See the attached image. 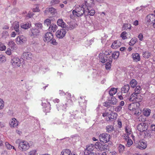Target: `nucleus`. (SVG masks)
<instances>
[{
    "instance_id": "obj_8",
    "label": "nucleus",
    "mask_w": 155,
    "mask_h": 155,
    "mask_svg": "<svg viewBox=\"0 0 155 155\" xmlns=\"http://www.w3.org/2000/svg\"><path fill=\"white\" fill-rule=\"evenodd\" d=\"M140 106V103L137 102H133L130 104L128 106V109L130 110L134 111L136 109L139 108V107Z\"/></svg>"
},
{
    "instance_id": "obj_34",
    "label": "nucleus",
    "mask_w": 155,
    "mask_h": 155,
    "mask_svg": "<svg viewBox=\"0 0 155 155\" xmlns=\"http://www.w3.org/2000/svg\"><path fill=\"white\" fill-rule=\"evenodd\" d=\"M130 137L127 136V146L129 147L130 146L133 144V141L131 139H129Z\"/></svg>"
},
{
    "instance_id": "obj_56",
    "label": "nucleus",
    "mask_w": 155,
    "mask_h": 155,
    "mask_svg": "<svg viewBox=\"0 0 155 155\" xmlns=\"http://www.w3.org/2000/svg\"><path fill=\"white\" fill-rule=\"evenodd\" d=\"M36 151L35 150H32L28 152L29 155H35Z\"/></svg>"
},
{
    "instance_id": "obj_11",
    "label": "nucleus",
    "mask_w": 155,
    "mask_h": 155,
    "mask_svg": "<svg viewBox=\"0 0 155 155\" xmlns=\"http://www.w3.org/2000/svg\"><path fill=\"white\" fill-rule=\"evenodd\" d=\"M66 31L64 29L59 30L56 32V35L58 38H62L65 35Z\"/></svg>"
},
{
    "instance_id": "obj_9",
    "label": "nucleus",
    "mask_w": 155,
    "mask_h": 155,
    "mask_svg": "<svg viewBox=\"0 0 155 155\" xmlns=\"http://www.w3.org/2000/svg\"><path fill=\"white\" fill-rule=\"evenodd\" d=\"M146 21L150 24L155 22V15L153 14H149L146 18Z\"/></svg>"
},
{
    "instance_id": "obj_49",
    "label": "nucleus",
    "mask_w": 155,
    "mask_h": 155,
    "mask_svg": "<svg viewBox=\"0 0 155 155\" xmlns=\"http://www.w3.org/2000/svg\"><path fill=\"white\" fill-rule=\"evenodd\" d=\"M111 62H107L105 64V68L106 70H109L111 68Z\"/></svg>"
},
{
    "instance_id": "obj_32",
    "label": "nucleus",
    "mask_w": 155,
    "mask_h": 155,
    "mask_svg": "<svg viewBox=\"0 0 155 155\" xmlns=\"http://www.w3.org/2000/svg\"><path fill=\"white\" fill-rule=\"evenodd\" d=\"M143 56L145 59H147L150 57L151 55L150 52L148 51H146L143 52Z\"/></svg>"
},
{
    "instance_id": "obj_35",
    "label": "nucleus",
    "mask_w": 155,
    "mask_h": 155,
    "mask_svg": "<svg viewBox=\"0 0 155 155\" xmlns=\"http://www.w3.org/2000/svg\"><path fill=\"white\" fill-rule=\"evenodd\" d=\"M102 53L104 54V55L105 56H107L108 59L109 58V57H110V56H108L111 54V51L110 50H107L105 51L103 53V52Z\"/></svg>"
},
{
    "instance_id": "obj_3",
    "label": "nucleus",
    "mask_w": 155,
    "mask_h": 155,
    "mask_svg": "<svg viewBox=\"0 0 155 155\" xmlns=\"http://www.w3.org/2000/svg\"><path fill=\"white\" fill-rule=\"evenodd\" d=\"M99 139L101 141L107 143L110 140V134L107 133H103L99 135Z\"/></svg>"
},
{
    "instance_id": "obj_7",
    "label": "nucleus",
    "mask_w": 155,
    "mask_h": 155,
    "mask_svg": "<svg viewBox=\"0 0 155 155\" xmlns=\"http://www.w3.org/2000/svg\"><path fill=\"white\" fill-rule=\"evenodd\" d=\"M137 128L140 132H143L147 129L148 126L146 123L142 122L137 125Z\"/></svg>"
},
{
    "instance_id": "obj_47",
    "label": "nucleus",
    "mask_w": 155,
    "mask_h": 155,
    "mask_svg": "<svg viewBox=\"0 0 155 155\" xmlns=\"http://www.w3.org/2000/svg\"><path fill=\"white\" fill-rule=\"evenodd\" d=\"M137 41V39L136 38H132L131 39L129 45H134Z\"/></svg>"
},
{
    "instance_id": "obj_40",
    "label": "nucleus",
    "mask_w": 155,
    "mask_h": 155,
    "mask_svg": "<svg viewBox=\"0 0 155 155\" xmlns=\"http://www.w3.org/2000/svg\"><path fill=\"white\" fill-rule=\"evenodd\" d=\"M125 147L124 146L121 144H120L118 146V150L120 153H123L124 151Z\"/></svg>"
},
{
    "instance_id": "obj_61",
    "label": "nucleus",
    "mask_w": 155,
    "mask_h": 155,
    "mask_svg": "<svg viewBox=\"0 0 155 155\" xmlns=\"http://www.w3.org/2000/svg\"><path fill=\"white\" fill-rule=\"evenodd\" d=\"M6 48V47L4 44L0 47V50L1 51H3L5 50Z\"/></svg>"
},
{
    "instance_id": "obj_1",
    "label": "nucleus",
    "mask_w": 155,
    "mask_h": 155,
    "mask_svg": "<svg viewBox=\"0 0 155 155\" xmlns=\"http://www.w3.org/2000/svg\"><path fill=\"white\" fill-rule=\"evenodd\" d=\"M86 6L82 4L81 5L76 6L75 9L72 11V13L75 17H79L84 14L86 15Z\"/></svg>"
},
{
    "instance_id": "obj_45",
    "label": "nucleus",
    "mask_w": 155,
    "mask_h": 155,
    "mask_svg": "<svg viewBox=\"0 0 155 155\" xmlns=\"http://www.w3.org/2000/svg\"><path fill=\"white\" fill-rule=\"evenodd\" d=\"M134 111H135L134 114L136 115H140L142 112V110L140 109L139 107V108L136 109H135Z\"/></svg>"
},
{
    "instance_id": "obj_39",
    "label": "nucleus",
    "mask_w": 155,
    "mask_h": 155,
    "mask_svg": "<svg viewBox=\"0 0 155 155\" xmlns=\"http://www.w3.org/2000/svg\"><path fill=\"white\" fill-rule=\"evenodd\" d=\"M130 86L133 88H134L137 84V82L135 79H133L130 82Z\"/></svg>"
},
{
    "instance_id": "obj_4",
    "label": "nucleus",
    "mask_w": 155,
    "mask_h": 155,
    "mask_svg": "<svg viewBox=\"0 0 155 155\" xmlns=\"http://www.w3.org/2000/svg\"><path fill=\"white\" fill-rule=\"evenodd\" d=\"M11 62L12 65L15 67H19L21 65L20 59L17 57H13Z\"/></svg>"
},
{
    "instance_id": "obj_64",
    "label": "nucleus",
    "mask_w": 155,
    "mask_h": 155,
    "mask_svg": "<svg viewBox=\"0 0 155 155\" xmlns=\"http://www.w3.org/2000/svg\"><path fill=\"white\" fill-rule=\"evenodd\" d=\"M150 129L152 131H155V124H152L150 126Z\"/></svg>"
},
{
    "instance_id": "obj_2",
    "label": "nucleus",
    "mask_w": 155,
    "mask_h": 155,
    "mask_svg": "<svg viewBox=\"0 0 155 155\" xmlns=\"http://www.w3.org/2000/svg\"><path fill=\"white\" fill-rule=\"evenodd\" d=\"M15 143L18 144L19 149L22 151H25L29 149L30 147L29 143L25 140L18 139L16 141Z\"/></svg>"
},
{
    "instance_id": "obj_63",
    "label": "nucleus",
    "mask_w": 155,
    "mask_h": 155,
    "mask_svg": "<svg viewBox=\"0 0 155 155\" xmlns=\"http://www.w3.org/2000/svg\"><path fill=\"white\" fill-rule=\"evenodd\" d=\"M5 53L7 55H10L11 54V49L10 48H8Z\"/></svg>"
},
{
    "instance_id": "obj_58",
    "label": "nucleus",
    "mask_w": 155,
    "mask_h": 155,
    "mask_svg": "<svg viewBox=\"0 0 155 155\" xmlns=\"http://www.w3.org/2000/svg\"><path fill=\"white\" fill-rule=\"evenodd\" d=\"M50 42L52 44L54 45H56L58 44V43L56 42V40L53 38L51 40V41Z\"/></svg>"
},
{
    "instance_id": "obj_29",
    "label": "nucleus",
    "mask_w": 155,
    "mask_h": 155,
    "mask_svg": "<svg viewBox=\"0 0 155 155\" xmlns=\"http://www.w3.org/2000/svg\"><path fill=\"white\" fill-rule=\"evenodd\" d=\"M31 26V23H27L25 24H23L21 25V27L24 29H27L30 28Z\"/></svg>"
},
{
    "instance_id": "obj_55",
    "label": "nucleus",
    "mask_w": 155,
    "mask_h": 155,
    "mask_svg": "<svg viewBox=\"0 0 155 155\" xmlns=\"http://www.w3.org/2000/svg\"><path fill=\"white\" fill-rule=\"evenodd\" d=\"M120 36L123 39H125L126 38V32L124 31L122 32Z\"/></svg>"
},
{
    "instance_id": "obj_48",
    "label": "nucleus",
    "mask_w": 155,
    "mask_h": 155,
    "mask_svg": "<svg viewBox=\"0 0 155 155\" xmlns=\"http://www.w3.org/2000/svg\"><path fill=\"white\" fill-rule=\"evenodd\" d=\"M51 23V21L49 19H46L44 21V24L45 25H46L47 26L50 25Z\"/></svg>"
},
{
    "instance_id": "obj_43",
    "label": "nucleus",
    "mask_w": 155,
    "mask_h": 155,
    "mask_svg": "<svg viewBox=\"0 0 155 155\" xmlns=\"http://www.w3.org/2000/svg\"><path fill=\"white\" fill-rule=\"evenodd\" d=\"M136 94L135 93H133L130 96L129 98V100L130 101H135V100L136 98Z\"/></svg>"
},
{
    "instance_id": "obj_36",
    "label": "nucleus",
    "mask_w": 155,
    "mask_h": 155,
    "mask_svg": "<svg viewBox=\"0 0 155 155\" xmlns=\"http://www.w3.org/2000/svg\"><path fill=\"white\" fill-rule=\"evenodd\" d=\"M5 146L8 149H11L13 148V149H14L15 151H16V150L15 147L12 145L10 144L8 142H6L5 143Z\"/></svg>"
},
{
    "instance_id": "obj_51",
    "label": "nucleus",
    "mask_w": 155,
    "mask_h": 155,
    "mask_svg": "<svg viewBox=\"0 0 155 155\" xmlns=\"http://www.w3.org/2000/svg\"><path fill=\"white\" fill-rule=\"evenodd\" d=\"M5 57L3 55H0V63L6 61Z\"/></svg>"
},
{
    "instance_id": "obj_37",
    "label": "nucleus",
    "mask_w": 155,
    "mask_h": 155,
    "mask_svg": "<svg viewBox=\"0 0 155 155\" xmlns=\"http://www.w3.org/2000/svg\"><path fill=\"white\" fill-rule=\"evenodd\" d=\"M110 103L113 105H116L117 102V99L114 97H111V99L110 101Z\"/></svg>"
},
{
    "instance_id": "obj_24",
    "label": "nucleus",
    "mask_w": 155,
    "mask_h": 155,
    "mask_svg": "<svg viewBox=\"0 0 155 155\" xmlns=\"http://www.w3.org/2000/svg\"><path fill=\"white\" fill-rule=\"evenodd\" d=\"M133 59L135 61L137 62L140 61V57L139 54L136 53L135 54H133L132 55Z\"/></svg>"
},
{
    "instance_id": "obj_38",
    "label": "nucleus",
    "mask_w": 155,
    "mask_h": 155,
    "mask_svg": "<svg viewBox=\"0 0 155 155\" xmlns=\"http://www.w3.org/2000/svg\"><path fill=\"white\" fill-rule=\"evenodd\" d=\"M113 127L111 125H109L106 126V131L107 132H110L112 131L113 130Z\"/></svg>"
},
{
    "instance_id": "obj_20",
    "label": "nucleus",
    "mask_w": 155,
    "mask_h": 155,
    "mask_svg": "<svg viewBox=\"0 0 155 155\" xmlns=\"http://www.w3.org/2000/svg\"><path fill=\"white\" fill-rule=\"evenodd\" d=\"M8 45L12 50H15L17 49L16 45L13 41H9Z\"/></svg>"
},
{
    "instance_id": "obj_21",
    "label": "nucleus",
    "mask_w": 155,
    "mask_h": 155,
    "mask_svg": "<svg viewBox=\"0 0 155 155\" xmlns=\"http://www.w3.org/2000/svg\"><path fill=\"white\" fill-rule=\"evenodd\" d=\"M121 43L119 41H114L112 44L111 47L113 48H117L120 45Z\"/></svg>"
},
{
    "instance_id": "obj_60",
    "label": "nucleus",
    "mask_w": 155,
    "mask_h": 155,
    "mask_svg": "<svg viewBox=\"0 0 155 155\" xmlns=\"http://www.w3.org/2000/svg\"><path fill=\"white\" fill-rule=\"evenodd\" d=\"M122 107L120 106H118L115 108V110L116 112L120 111L122 109Z\"/></svg>"
},
{
    "instance_id": "obj_62",
    "label": "nucleus",
    "mask_w": 155,
    "mask_h": 155,
    "mask_svg": "<svg viewBox=\"0 0 155 155\" xmlns=\"http://www.w3.org/2000/svg\"><path fill=\"white\" fill-rule=\"evenodd\" d=\"M138 37L140 41H142L143 40V36L142 34L140 33V34H139L138 36Z\"/></svg>"
},
{
    "instance_id": "obj_44",
    "label": "nucleus",
    "mask_w": 155,
    "mask_h": 155,
    "mask_svg": "<svg viewBox=\"0 0 155 155\" xmlns=\"http://www.w3.org/2000/svg\"><path fill=\"white\" fill-rule=\"evenodd\" d=\"M142 89V88L140 86H137L136 87L135 89V93L136 94H139L140 91Z\"/></svg>"
},
{
    "instance_id": "obj_5",
    "label": "nucleus",
    "mask_w": 155,
    "mask_h": 155,
    "mask_svg": "<svg viewBox=\"0 0 155 155\" xmlns=\"http://www.w3.org/2000/svg\"><path fill=\"white\" fill-rule=\"evenodd\" d=\"M147 143L144 140H141L139 141L136 145V147L140 149H145L147 147Z\"/></svg>"
},
{
    "instance_id": "obj_22",
    "label": "nucleus",
    "mask_w": 155,
    "mask_h": 155,
    "mask_svg": "<svg viewBox=\"0 0 155 155\" xmlns=\"http://www.w3.org/2000/svg\"><path fill=\"white\" fill-rule=\"evenodd\" d=\"M18 124V122L15 118L12 119L11 122H10L9 124L11 127H16Z\"/></svg>"
},
{
    "instance_id": "obj_23",
    "label": "nucleus",
    "mask_w": 155,
    "mask_h": 155,
    "mask_svg": "<svg viewBox=\"0 0 155 155\" xmlns=\"http://www.w3.org/2000/svg\"><path fill=\"white\" fill-rule=\"evenodd\" d=\"M14 29L16 31L18 32L19 31V23L18 21H15L13 24Z\"/></svg>"
},
{
    "instance_id": "obj_15",
    "label": "nucleus",
    "mask_w": 155,
    "mask_h": 155,
    "mask_svg": "<svg viewBox=\"0 0 155 155\" xmlns=\"http://www.w3.org/2000/svg\"><path fill=\"white\" fill-rule=\"evenodd\" d=\"M31 35L33 37H35L38 35L40 32V30H37V28L34 27L32 28L31 29Z\"/></svg>"
},
{
    "instance_id": "obj_13",
    "label": "nucleus",
    "mask_w": 155,
    "mask_h": 155,
    "mask_svg": "<svg viewBox=\"0 0 155 155\" xmlns=\"http://www.w3.org/2000/svg\"><path fill=\"white\" fill-rule=\"evenodd\" d=\"M120 54L119 52L118 51H115L112 54V56H110V57H109V58L108 59V61L109 62H112V61L113 58H114V59H117L119 57Z\"/></svg>"
},
{
    "instance_id": "obj_6",
    "label": "nucleus",
    "mask_w": 155,
    "mask_h": 155,
    "mask_svg": "<svg viewBox=\"0 0 155 155\" xmlns=\"http://www.w3.org/2000/svg\"><path fill=\"white\" fill-rule=\"evenodd\" d=\"M57 24L59 26H61L62 28H65L67 29H71L73 28H74L73 26L72 27H71V25L70 26V28H68V26L66 25V24L65 23L62 19H58L57 21Z\"/></svg>"
},
{
    "instance_id": "obj_42",
    "label": "nucleus",
    "mask_w": 155,
    "mask_h": 155,
    "mask_svg": "<svg viewBox=\"0 0 155 155\" xmlns=\"http://www.w3.org/2000/svg\"><path fill=\"white\" fill-rule=\"evenodd\" d=\"M59 2V0H51L50 2V4L51 5H53L58 4Z\"/></svg>"
},
{
    "instance_id": "obj_52",
    "label": "nucleus",
    "mask_w": 155,
    "mask_h": 155,
    "mask_svg": "<svg viewBox=\"0 0 155 155\" xmlns=\"http://www.w3.org/2000/svg\"><path fill=\"white\" fill-rule=\"evenodd\" d=\"M57 27L55 25H51L49 27V28H51V30H52L53 32L56 31Z\"/></svg>"
},
{
    "instance_id": "obj_54",
    "label": "nucleus",
    "mask_w": 155,
    "mask_h": 155,
    "mask_svg": "<svg viewBox=\"0 0 155 155\" xmlns=\"http://www.w3.org/2000/svg\"><path fill=\"white\" fill-rule=\"evenodd\" d=\"M4 102L3 100L0 98V109H2L4 107Z\"/></svg>"
},
{
    "instance_id": "obj_14",
    "label": "nucleus",
    "mask_w": 155,
    "mask_h": 155,
    "mask_svg": "<svg viewBox=\"0 0 155 155\" xmlns=\"http://www.w3.org/2000/svg\"><path fill=\"white\" fill-rule=\"evenodd\" d=\"M86 6V8L92 7L93 5H94V0H85L84 4Z\"/></svg>"
},
{
    "instance_id": "obj_57",
    "label": "nucleus",
    "mask_w": 155,
    "mask_h": 155,
    "mask_svg": "<svg viewBox=\"0 0 155 155\" xmlns=\"http://www.w3.org/2000/svg\"><path fill=\"white\" fill-rule=\"evenodd\" d=\"M145 137H149L150 134L149 133V130H147L146 131H144Z\"/></svg>"
},
{
    "instance_id": "obj_53",
    "label": "nucleus",
    "mask_w": 155,
    "mask_h": 155,
    "mask_svg": "<svg viewBox=\"0 0 155 155\" xmlns=\"http://www.w3.org/2000/svg\"><path fill=\"white\" fill-rule=\"evenodd\" d=\"M8 35V33L6 31H3L2 33V37L3 38H6Z\"/></svg>"
},
{
    "instance_id": "obj_50",
    "label": "nucleus",
    "mask_w": 155,
    "mask_h": 155,
    "mask_svg": "<svg viewBox=\"0 0 155 155\" xmlns=\"http://www.w3.org/2000/svg\"><path fill=\"white\" fill-rule=\"evenodd\" d=\"M137 120L140 121L144 122L146 120L145 118L143 115H141L137 118Z\"/></svg>"
},
{
    "instance_id": "obj_27",
    "label": "nucleus",
    "mask_w": 155,
    "mask_h": 155,
    "mask_svg": "<svg viewBox=\"0 0 155 155\" xmlns=\"http://www.w3.org/2000/svg\"><path fill=\"white\" fill-rule=\"evenodd\" d=\"M142 99V97L139 94H136V98L135 100V102L139 103L141 102Z\"/></svg>"
},
{
    "instance_id": "obj_59",
    "label": "nucleus",
    "mask_w": 155,
    "mask_h": 155,
    "mask_svg": "<svg viewBox=\"0 0 155 155\" xmlns=\"http://www.w3.org/2000/svg\"><path fill=\"white\" fill-rule=\"evenodd\" d=\"M126 91V86L124 85V87H123L121 89V93H125Z\"/></svg>"
},
{
    "instance_id": "obj_46",
    "label": "nucleus",
    "mask_w": 155,
    "mask_h": 155,
    "mask_svg": "<svg viewBox=\"0 0 155 155\" xmlns=\"http://www.w3.org/2000/svg\"><path fill=\"white\" fill-rule=\"evenodd\" d=\"M35 7V8H34L32 9V11L34 12H39L40 10L39 9V6L38 5L35 4L34 5Z\"/></svg>"
},
{
    "instance_id": "obj_31",
    "label": "nucleus",
    "mask_w": 155,
    "mask_h": 155,
    "mask_svg": "<svg viewBox=\"0 0 155 155\" xmlns=\"http://www.w3.org/2000/svg\"><path fill=\"white\" fill-rule=\"evenodd\" d=\"M150 113V110L147 109H144L143 111V115L145 116H148Z\"/></svg>"
},
{
    "instance_id": "obj_41",
    "label": "nucleus",
    "mask_w": 155,
    "mask_h": 155,
    "mask_svg": "<svg viewBox=\"0 0 155 155\" xmlns=\"http://www.w3.org/2000/svg\"><path fill=\"white\" fill-rule=\"evenodd\" d=\"M42 24L40 23H38L35 24V27L34 28H37V30H40V29H42Z\"/></svg>"
},
{
    "instance_id": "obj_12",
    "label": "nucleus",
    "mask_w": 155,
    "mask_h": 155,
    "mask_svg": "<svg viewBox=\"0 0 155 155\" xmlns=\"http://www.w3.org/2000/svg\"><path fill=\"white\" fill-rule=\"evenodd\" d=\"M22 56L24 59L30 60L32 58L33 55L32 54L31 52H24Z\"/></svg>"
},
{
    "instance_id": "obj_17",
    "label": "nucleus",
    "mask_w": 155,
    "mask_h": 155,
    "mask_svg": "<svg viewBox=\"0 0 155 155\" xmlns=\"http://www.w3.org/2000/svg\"><path fill=\"white\" fill-rule=\"evenodd\" d=\"M25 38L24 36H21L18 37L16 39V42L18 44H21L24 42Z\"/></svg>"
},
{
    "instance_id": "obj_30",
    "label": "nucleus",
    "mask_w": 155,
    "mask_h": 155,
    "mask_svg": "<svg viewBox=\"0 0 155 155\" xmlns=\"http://www.w3.org/2000/svg\"><path fill=\"white\" fill-rule=\"evenodd\" d=\"M117 91V90L114 88H112L109 92L110 95L111 96H113L115 94Z\"/></svg>"
},
{
    "instance_id": "obj_16",
    "label": "nucleus",
    "mask_w": 155,
    "mask_h": 155,
    "mask_svg": "<svg viewBox=\"0 0 155 155\" xmlns=\"http://www.w3.org/2000/svg\"><path fill=\"white\" fill-rule=\"evenodd\" d=\"M117 116V113L114 112H111L108 115V120H107L110 121H114L116 119Z\"/></svg>"
},
{
    "instance_id": "obj_28",
    "label": "nucleus",
    "mask_w": 155,
    "mask_h": 155,
    "mask_svg": "<svg viewBox=\"0 0 155 155\" xmlns=\"http://www.w3.org/2000/svg\"><path fill=\"white\" fill-rule=\"evenodd\" d=\"M71 152L69 149H64L61 152L60 155H71Z\"/></svg>"
},
{
    "instance_id": "obj_19",
    "label": "nucleus",
    "mask_w": 155,
    "mask_h": 155,
    "mask_svg": "<svg viewBox=\"0 0 155 155\" xmlns=\"http://www.w3.org/2000/svg\"><path fill=\"white\" fill-rule=\"evenodd\" d=\"M94 145L95 147L97 149H98L99 150L102 151L104 149V146L99 142H96Z\"/></svg>"
},
{
    "instance_id": "obj_33",
    "label": "nucleus",
    "mask_w": 155,
    "mask_h": 155,
    "mask_svg": "<svg viewBox=\"0 0 155 155\" xmlns=\"http://www.w3.org/2000/svg\"><path fill=\"white\" fill-rule=\"evenodd\" d=\"M48 11L52 15H55V14L57 13L56 9L53 7L48 8Z\"/></svg>"
},
{
    "instance_id": "obj_18",
    "label": "nucleus",
    "mask_w": 155,
    "mask_h": 155,
    "mask_svg": "<svg viewBox=\"0 0 155 155\" xmlns=\"http://www.w3.org/2000/svg\"><path fill=\"white\" fill-rule=\"evenodd\" d=\"M104 55V54L100 53L99 55L101 61L103 63H105L107 60L108 61V59L107 56H105Z\"/></svg>"
},
{
    "instance_id": "obj_25",
    "label": "nucleus",
    "mask_w": 155,
    "mask_h": 155,
    "mask_svg": "<svg viewBox=\"0 0 155 155\" xmlns=\"http://www.w3.org/2000/svg\"><path fill=\"white\" fill-rule=\"evenodd\" d=\"M94 149V144H89L87 146L86 150L89 152H92Z\"/></svg>"
},
{
    "instance_id": "obj_26",
    "label": "nucleus",
    "mask_w": 155,
    "mask_h": 155,
    "mask_svg": "<svg viewBox=\"0 0 155 155\" xmlns=\"http://www.w3.org/2000/svg\"><path fill=\"white\" fill-rule=\"evenodd\" d=\"M87 12L90 15L93 16L94 14L95 11L90 8V9H89L88 7H87L86 8L85 13Z\"/></svg>"
},
{
    "instance_id": "obj_10",
    "label": "nucleus",
    "mask_w": 155,
    "mask_h": 155,
    "mask_svg": "<svg viewBox=\"0 0 155 155\" xmlns=\"http://www.w3.org/2000/svg\"><path fill=\"white\" fill-rule=\"evenodd\" d=\"M53 38L52 34L50 32L46 33L44 38V41L48 43L50 42Z\"/></svg>"
}]
</instances>
